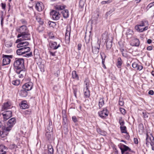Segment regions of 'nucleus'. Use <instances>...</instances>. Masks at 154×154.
<instances>
[{
  "label": "nucleus",
  "instance_id": "f257e3e1",
  "mask_svg": "<svg viewBox=\"0 0 154 154\" xmlns=\"http://www.w3.org/2000/svg\"><path fill=\"white\" fill-rule=\"evenodd\" d=\"M17 31L19 33L17 36V38L22 37L25 40L30 39V34L26 26L23 25L20 27Z\"/></svg>",
  "mask_w": 154,
  "mask_h": 154
},
{
  "label": "nucleus",
  "instance_id": "f03ea898",
  "mask_svg": "<svg viewBox=\"0 0 154 154\" xmlns=\"http://www.w3.org/2000/svg\"><path fill=\"white\" fill-rule=\"evenodd\" d=\"M24 60L22 58H16L14 61V66L17 70L24 69Z\"/></svg>",
  "mask_w": 154,
  "mask_h": 154
},
{
  "label": "nucleus",
  "instance_id": "7ed1b4c3",
  "mask_svg": "<svg viewBox=\"0 0 154 154\" xmlns=\"http://www.w3.org/2000/svg\"><path fill=\"white\" fill-rule=\"evenodd\" d=\"M89 85V81L86 79L84 82V95L87 97H89L90 96V91L88 89Z\"/></svg>",
  "mask_w": 154,
  "mask_h": 154
},
{
  "label": "nucleus",
  "instance_id": "20e7f679",
  "mask_svg": "<svg viewBox=\"0 0 154 154\" xmlns=\"http://www.w3.org/2000/svg\"><path fill=\"white\" fill-rule=\"evenodd\" d=\"M16 122V120L14 118H13L9 119L7 123L8 127L6 128V130L9 131L11 128L13 126Z\"/></svg>",
  "mask_w": 154,
  "mask_h": 154
},
{
  "label": "nucleus",
  "instance_id": "39448f33",
  "mask_svg": "<svg viewBox=\"0 0 154 154\" xmlns=\"http://www.w3.org/2000/svg\"><path fill=\"white\" fill-rule=\"evenodd\" d=\"M12 56L2 55L3 65L4 66L9 64L11 61L10 58H12Z\"/></svg>",
  "mask_w": 154,
  "mask_h": 154
},
{
  "label": "nucleus",
  "instance_id": "423d86ee",
  "mask_svg": "<svg viewBox=\"0 0 154 154\" xmlns=\"http://www.w3.org/2000/svg\"><path fill=\"white\" fill-rule=\"evenodd\" d=\"M50 15L52 16L53 19L56 20H59L60 16V14L59 12L54 10L51 12Z\"/></svg>",
  "mask_w": 154,
  "mask_h": 154
},
{
  "label": "nucleus",
  "instance_id": "0eeeda50",
  "mask_svg": "<svg viewBox=\"0 0 154 154\" xmlns=\"http://www.w3.org/2000/svg\"><path fill=\"white\" fill-rule=\"evenodd\" d=\"M100 47V42L98 41L93 46H92V52L94 54H97L99 51Z\"/></svg>",
  "mask_w": 154,
  "mask_h": 154
},
{
  "label": "nucleus",
  "instance_id": "6e6552de",
  "mask_svg": "<svg viewBox=\"0 0 154 154\" xmlns=\"http://www.w3.org/2000/svg\"><path fill=\"white\" fill-rule=\"evenodd\" d=\"M153 143H154V138L152 135L149 136L148 134H146V143L147 146H148L150 145H152Z\"/></svg>",
  "mask_w": 154,
  "mask_h": 154
},
{
  "label": "nucleus",
  "instance_id": "1a4fd4ad",
  "mask_svg": "<svg viewBox=\"0 0 154 154\" xmlns=\"http://www.w3.org/2000/svg\"><path fill=\"white\" fill-rule=\"evenodd\" d=\"M12 112L11 111H7L4 112L1 115L3 116L4 121H6L12 116Z\"/></svg>",
  "mask_w": 154,
  "mask_h": 154
},
{
  "label": "nucleus",
  "instance_id": "9d476101",
  "mask_svg": "<svg viewBox=\"0 0 154 154\" xmlns=\"http://www.w3.org/2000/svg\"><path fill=\"white\" fill-rule=\"evenodd\" d=\"M33 83L32 82H29L24 84L22 86L23 89L27 91L30 90L32 88Z\"/></svg>",
  "mask_w": 154,
  "mask_h": 154
},
{
  "label": "nucleus",
  "instance_id": "9b49d317",
  "mask_svg": "<svg viewBox=\"0 0 154 154\" xmlns=\"http://www.w3.org/2000/svg\"><path fill=\"white\" fill-rule=\"evenodd\" d=\"M109 112L106 108L104 109L103 110L98 112L99 116L103 118H105L108 116Z\"/></svg>",
  "mask_w": 154,
  "mask_h": 154
},
{
  "label": "nucleus",
  "instance_id": "f8f14e48",
  "mask_svg": "<svg viewBox=\"0 0 154 154\" xmlns=\"http://www.w3.org/2000/svg\"><path fill=\"white\" fill-rule=\"evenodd\" d=\"M49 45L50 47L53 50H56L60 47V44H57V42H51Z\"/></svg>",
  "mask_w": 154,
  "mask_h": 154
},
{
  "label": "nucleus",
  "instance_id": "ddd939ff",
  "mask_svg": "<svg viewBox=\"0 0 154 154\" xmlns=\"http://www.w3.org/2000/svg\"><path fill=\"white\" fill-rule=\"evenodd\" d=\"M106 49L109 50L111 48L112 45V39L107 38L106 40Z\"/></svg>",
  "mask_w": 154,
  "mask_h": 154
},
{
  "label": "nucleus",
  "instance_id": "4468645a",
  "mask_svg": "<svg viewBox=\"0 0 154 154\" xmlns=\"http://www.w3.org/2000/svg\"><path fill=\"white\" fill-rule=\"evenodd\" d=\"M17 73L18 74V77L20 78H23L26 74L24 69H18L16 70Z\"/></svg>",
  "mask_w": 154,
  "mask_h": 154
},
{
  "label": "nucleus",
  "instance_id": "2eb2a0df",
  "mask_svg": "<svg viewBox=\"0 0 154 154\" xmlns=\"http://www.w3.org/2000/svg\"><path fill=\"white\" fill-rule=\"evenodd\" d=\"M70 33V32L68 30V29H67L65 38V42L67 44L69 43V42Z\"/></svg>",
  "mask_w": 154,
  "mask_h": 154
},
{
  "label": "nucleus",
  "instance_id": "dca6fc26",
  "mask_svg": "<svg viewBox=\"0 0 154 154\" xmlns=\"http://www.w3.org/2000/svg\"><path fill=\"white\" fill-rule=\"evenodd\" d=\"M35 7L36 9L39 11H42L44 8L43 4L42 2L36 3Z\"/></svg>",
  "mask_w": 154,
  "mask_h": 154
},
{
  "label": "nucleus",
  "instance_id": "f3484780",
  "mask_svg": "<svg viewBox=\"0 0 154 154\" xmlns=\"http://www.w3.org/2000/svg\"><path fill=\"white\" fill-rule=\"evenodd\" d=\"M48 130V131H47L45 135L47 139L49 140L51 139L52 137V129L51 128H50V129L47 128V131Z\"/></svg>",
  "mask_w": 154,
  "mask_h": 154
},
{
  "label": "nucleus",
  "instance_id": "a211bd4d",
  "mask_svg": "<svg viewBox=\"0 0 154 154\" xmlns=\"http://www.w3.org/2000/svg\"><path fill=\"white\" fill-rule=\"evenodd\" d=\"M140 26H139V25H137L135 26V29L137 31L140 32H142L143 31L147 30L148 29V26H146L144 28H141L140 27Z\"/></svg>",
  "mask_w": 154,
  "mask_h": 154
},
{
  "label": "nucleus",
  "instance_id": "6ab92c4d",
  "mask_svg": "<svg viewBox=\"0 0 154 154\" xmlns=\"http://www.w3.org/2000/svg\"><path fill=\"white\" fill-rule=\"evenodd\" d=\"M139 44V40L137 38L134 39L132 40L131 43V45L132 46H138Z\"/></svg>",
  "mask_w": 154,
  "mask_h": 154
},
{
  "label": "nucleus",
  "instance_id": "aec40b11",
  "mask_svg": "<svg viewBox=\"0 0 154 154\" xmlns=\"http://www.w3.org/2000/svg\"><path fill=\"white\" fill-rule=\"evenodd\" d=\"M120 149L121 150L122 154H123L124 152L127 151H130L131 149L128 146L125 145H123L122 147H120Z\"/></svg>",
  "mask_w": 154,
  "mask_h": 154
},
{
  "label": "nucleus",
  "instance_id": "412c9836",
  "mask_svg": "<svg viewBox=\"0 0 154 154\" xmlns=\"http://www.w3.org/2000/svg\"><path fill=\"white\" fill-rule=\"evenodd\" d=\"M20 95L23 97H25L27 95V91L23 89L19 92Z\"/></svg>",
  "mask_w": 154,
  "mask_h": 154
},
{
  "label": "nucleus",
  "instance_id": "4be33fe9",
  "mask_svg": "<svg viewBox=\"0 0 154 154\" xmlns=\"http://www.w3.org/2000/svg\"><path fill=\"white\" fill-rule=\"evenodd\" d=\"M7 149L6 147L3 145L0 144V151L1 152V153H0V154H5Z\"/></svg>",
  "mask_w": 154,
  "mask_h": 154
},
{
  "label": "nucleus",
  "instance_id": "5701e85b",
  "mask_svg": "<svg viewBox=\"0 0 154 154\" xmlns=\"http://www.w3.org/2000/svg\"><path fill=\"white\" fill-rule=\"evenodd\" d=\"M61 12L64 18H66L69 17V13L67 10L64 9Z\"/></svg>",
  "mask_w": 154,
  "mask_h": 154
},
{
  "label": "nucleus",
  "instance_id": "b1692460",
  "mask_svg": "<svg viewBox=\"0 0 154 154\" xmlns=\"http://www.w3.org/2000/svg\"><path fill=\"white\" fill-rule=\"evenodd\" d=\"M11 106V104L10 103L8 102L5 103L4 104L2 109L3 110H4L9 109L10 108Z\"/></svg>",
  "mask_w": 154,
  "mask_h": 154
},
{
  "label": "nucleus",
  "instance_id": "393cba45",
  "mask_svg": "<svg viewBox=\"0 0 154 154\" xmlns=\"http://www.w3.org/2000/svg\"><path fill=\"white\" fill-rule=\"evenodd\" d=\"M6 131H8L6 130V128L2 131H0V135L2 137H4L6 136L8 133Z\"/></svg>",
  "mask_w": 154,
  "mask_h": 154
},
{
  "label": "nucleus",
  "instance_id": "a878e982",
  "mask_svg": "<svg viewBox=\"0 0 154 154\" xmlns=\"http://www.w3.org/2000/svg\"><path fill=\"white\" fill-rule=\"evenodd\" d=\"M25 101H23L22 102L20 105V108L22 109H26L28 108V105L26 103H25Z\"/></svg>",
  "mask_w": 154,
  "mask_h": 154
},
{
  "label": "nucleus",
  "instance_id": "bb28decb",
  "mask_svg": "<svg viewBox=\"0 0 154 154\" xmlns=\"http://www.w3.org/2000/svg\"><path fill=\"white\" fill-rule=\"evenodd\" d=\"M48 153L49 154H53L54 150L52 148V146L51 145H48Z\"/></svg>",
  "mask_w": 154,
  "mask_h": 154
},
{
  "label": "nucleus",
  "instance_id": "cd10ccee",
  "mask_svg": "<svg viewBox=\"0 0 154 154\" xmlns=\"http://www.w3.org/2000/svg\"><path fill=\"white\" fill-rule=\"evenodd\" d=\"M122 63V61L121 58L119 57L117 59L116 66L119 68H120Z\"/></svg>",
  "mask_w": 154,
  "mask_h": 154
},
{
  "label": "nucleus",
  "instance_id": "c85d7f7f",
  "mask_svg": "<svg viewBox=\"0 0 154 154\" xmlns=\"http://www.w3.org/2000/svg\"><path fill=\"white\" fill-rule=\"evenodd\" d=\"M22 49L23 50V52L24 54L26 53L29 51L30 50V48L29 47H23L22 48Z\"/></svg>",
  "mask_w": 154,
  "mask_h": 154
},
{
  "label": "nucleus",
  "instance_id": "c756f323",
  "mask_svg": "<svg viewBox=\"0 0 154 154\" xmlns=\"http://www.w3.org/2000/svg\"><path fill=\"white\" fill-rule=\"evenodd\" d=\"M104 101L103 98H100L99 101V108L102 107V106L104 105Z\"/></svg>",
  "mask_w": 154,
  "mask_h": 154
},
{
  "label": "nucleus",
  "instance_id": "7c9ffc66",
  "mask_svg": "<svg viewBox=\"0 0 154 154\" xmlns=\"http://www.w3.org/2000/svg\"><path fill=\"white\" fill-rule=\"evenodd\" d=\"M23 50L22 48H20L17 49L16 51V53L17 55H22L24 54L23 52Z\"/></svg>",
  "mask_w": 154,
  "mask_h": 154
},
{
  "label": "nucleus",
  "instance_id": "2f4dec72",
  "mask_svg": "<svg viewBox=\"0 0 154 154\" xmlns=\"http://www.w3.org/2000/svg\"><path fill=\"white\" fill-rule=\"evenodd\" d=\"M66 6L64 5H57L56 6L57 9L59 11H62L65 9Z\"/></svg>",
  "mask_w": 154,
  "mask_h": 154
},
{
  "label": "nucleus",
  "instance_id": "473e14b6",
  "mask_svg": "<svg viewBox=\"0 0 154 154\" xmlns=\"http://www.w3.org/2000/svg\"><path fill=\"white\" fill-rule=\"evenodd\" d=\"M120 128L122 133L128 134V132L126 131V127L125 126H121Z\"/></svg>",
  "mask_w": 154,
  "mask_h": 154
},
{
  "label": "nucleus",
  "instance_id": "72a5a7b5",
  "mask_svg": "<svg viewBox=\"0 0 154 154\" xmlns=\"http://www.w3.org/2000/svg\"><path fill=\"white\" fill-rule=\"evenodd\" d=\"M72 77L73 79H78V76L76 72L75 71H73L72 73Z\"/></svg>",
  "mask_w": 154,
  "mask_h": 154
},
{
  "label": "nucleus",
  "instance_id": "f704fd0d",
  "mask_svg": "<svg viewBox=\"0 0 154 154\" xmlns=\"http://www.w3.org/2000/svg\"><path fill=\"white\" fill-rule=\"evenodd\" d=\"M12 84L15 85H18L20 83V81L19 80H16L12 81Z\"/></svg>",
  "mask_w": 154,
  "mask_h": 154
},
{
  "label": "nucleus",
  "instance_id": "c9c22d12",
  "mask_svg": "<svg viewBox=\"0 0 154 154\" xmlns=\"http://www.w3.org/2000/svg\"><path fill=\"white\" fill-rule=\"evenodd\" d=\"M133 33V31L131 29H128L127 30V31L126 32V35H127V36H128V35H130L129 36H131V35Z\"/></svg>",
  "mask_w": 154,
  "mask_h": 154
},
{
  "label": "nucleus",
  "instance_id": "e433bc0d",
  "mask_svg": "<svg viewBox=\"0 0 154 154\" xmlns=\"http://www.w3.org/2000/svg\"><path fill=\"white\" fill-rule=\"evenodd\" d=\"M36 19L37 21L40 24L42 25L43 23V22L41 20L40 18L38 16H36Z\"/></svg>",
  "mask_w": 154,
  "mask_h": 154
},
{
  "label": "nucleus",
  "instance_id": "4c0bfd02",
  "mask_svg": "<svg viewBox=\"0 0 154 154\" xmlns=\"http://www.w3.org/2000/svg\"><path fill=\"white\" fill-rule=\"evenodd\" d=\"M146 23L148 25V22L147 21H142L141 22L140 24H139V26H145V23Z\"/></svg>",
  "mask_w": 154,
  "mask_h": 154
},
{
  "label": "nucleus",
  "instance_id": "58836bf2",
  "mask_svg": "<svg viewBox=\"0 0 154 154\" xmlns=\"http://www.w3.org/2000/svg\"><path fill=\"white\" fill-rule=\"evenodd\" d=\"M115 10V8H112L109 11H108L106 13L107 15H109L113 12Z\"/></svg>",
  "mask_w": 154,
  "mask_h": 154
},
{
  "label": "nucleus",
  "instance_id": "ea45409f",
  "mask_svg": "<svg viewBox=\"0 0 154 154\" xmlns=\"http://www.w3.org/2000/svg\"><path fill=\"white\" fill-rule=\"evenodd\" d=\"M73 89L74 95L75 97H76V93L78 91L77 88L75 86H74L73 87Z\"/></svg>",
  "mask_w": 154,
  "mask_h": 154
},
{
  "label": "nucleus",
  "instance_id": "a19ab883",
  "mask_svg": "<svg viewBox=\"0 0 154 154\" xmlns=\"http://www.w3.org/2000/svg\"><path fill=\"white\" fill-rule=\"evenodd\" d=\"M142 113L144 118H148V115H149V113L146 112H143Z\"/></svg>",
  "mask_w": 154,
  "mask_h": 154
},
{
  "label": "nucleus",
  "instance_id": "79ce46f5",
  "mask_svg": "<svg viewBox=\"0 0 154 154\" xmlns=\"http://www.w3.org/2000/svg\"><path fill=\"white\" fill-rule=\"evenodd\" d=\"M112 2V0H108L107 1H103L101 2V3L102 5L105 4H109Z\"/></svg>",
  "mask_w": 154,
  "mask_h": 154
},
{
  "label": "nucleus",
  "instance_id": "37998d69",
  "mask_svg": "<svg viewBox=\"0 0 154 154\" xmlns=\"http://www.w3.org/2000/svg\"><path fill=\"white\" fill-rule=\"evenodd\" d=\"M120 111L121 112V113L122 114L124 115L125 114V112H126V111H125V109H124L123 108H120Z\"/></svg>",
  "mask_w": 154,
  "mask_h": 154
},
{
  "label": "nucleus",
  "instance_id": "c03bdc74",
  "mask_svg": "<svg viewBox=\"0 0 154 154\" xmlns=\"http://www.w3.org/2000/svg\"><path fill=\"white\" fill-rule=\"evenodd\" d=\"M139 128L142 132H143V125L142 124H140L139 125Z\"/></svg>",
  "mask_w": 154,
  "mask_h": 154
},
{
  "label": "nucleus",
  "instance_id": "a18cd8bd",
  "mask_svg": "<svg viewBox=\"0 0 154 154\" xmlns=\"http://www.w3.org/2000/svg\"><path fill=\"white\" fill-rule=\"evenodd\" d=\"M23 47H26V46L29 45V43L27 42H22Z\"/></svg>",
  "mask_w": 154,
  "mask_h": 154
},
{
  "label": "nucleus",
  "instance_id": "49530a36",
  "mask_svg": "<svg viewBox=\"0 0 154 154\" xmlns=\"http://www.w3.org/2000/svg\"><path fill=\"white\" fill-rule=\"evenodd\" d=\"M119 122L121 126H124L125 122L122 119H120L119 121Z\"/></svg>",
  "mask_w": 154,
  "mask_h": 154
},
{
  "label": "nucleus",
  "instance_id": "de8ad7c7",
  "mask_svg": "<svg viewBox=\"0 0 154 154\" xmlns=\"http://www.w3.org/2000/svg\"><path fill=\"white\" fill-rule=\"evenodd\" d=\"M143 67L142 65H139L138 64V66L135 69H136L137 70H141L143 69Z\"/></svg>",
  "mask_w": 154,
  "mask_h": 154
},
{
  "label": "nucleus",
  "instance_id": "09e8293b",
  "mask_svg": "<svg viewBox=\"0 0 154 154\" xmlns=\"http://www.w3.org/2000/svg\"><path fill=\"white\" fill-rule=\"evenodd\" d=\"M63 123H64L65 124H66V122L67 120V118L66 117V116L65 114H64V115L63 116Z\"/></svg>",
  "mask_w": 154,
  "mask_h": 154
},
{
  "label": "nucleus",
  "instance_id": "8fccbe9b",
  "mask_svg": "<svg viewBox=\"0 0 154 154\" xmlns=\"http://www.w3.org/2000/svg\"><path fill=\"white\" fill-rule=\"evenodd\" d=\"M24 56L26 57H29L32 56V53L31 52L29 53L26 54V55Z\"/></svg>",
  "mask_w": 154,
  "mask_h": 154
},
{
  "label": "nucleus",
  "instance_id": "3c124183",
  "mask_svg": "<svg viewBox=\"0 0 154 154\" xmlns=\"http://www.w3.org/2000/svg\"><path fill=\"white\" fill-rule=\"evenodd\" d=\"M20 38L17 39L16 41V43H17L20 42H21L23 40H25V39H24L22 37H20Z\"/></svg>",
  "mask_w": 154,
  "mask_h": 154
},
{
  "label": "nucleus",
  "instance_id": "603ef678",
  "mask_svg": "<svg viewBox=\"0 0 154 154\" xmlns=\"http://www.w3.org/2000/svg\"><path fill=\"white\" fill-rule=\"evenodd\" d=\"M17 48H22L23 47V45H22V42L18 43L17 45Z\"/></svg>",
  "mask_w": 154,
  "mask_h": 154
},
{
  "label": "nucleus",
  "instance_id": "864d4df0",
  "mask_svg": "<svg viewBox=\"0 0 154 154\" xmlns=\"http://www.w3.org/2000/svg\"><path fill=\"white\" fill-rule=\"evenodd\" d=\"M100 55L102 59V60L103 59H105L106 58V56L103 53H100Z\"/></svg>",
  "mask_w": 154,
  "mask_h": 154
},
{
  "label": "nucleus",
  "instance_id": "5fc2aeb1",
  "mask_svg": "<svg viewBox=\"0 0 154 154\" xmlns=\"http://www.w3.org/2000/svg\"><path fill=\"white\" fill-rule=\"evenodd\" d=\"M124 102L122 101V100L120 99L119 101V104L121 106H122L124 104Z\"/></svg>",
  "mask_w": 154,
  "mask_h": 154
},
{
  "label": "nucleus",
  "instance_id": "6e6d98bb",
  "mask_svg": "<svg viewBox=\"0 0 154 154\" xmlns=\"http://www.w3.org/2000/svg\"><path fill=\"white\" fill-rule=\"evenodd\" d=\"M24 113L25 114H30L31 113V111L28 110H27L24 111Z\"/></svg>",
  "mask_w": 154,
  "mask_h": 154
},
{
  "label": "nucleus",
  "instance_id": "4d7b16f0",
  "mask_svg": "<svg viewBox=\"0 0 154 154\" xmlns=\"http://www.w3.org/2000/svg\"><path fill=\"white\" fill-rule=\"evenodd\" d=\"M138 64L136 63H133L132 64V66L134 68H136L138 66Z\"/></svg>",
  "mask_w": 154,
  "mask_h": 154
},
{
  "label": "nucleus",
  "instance_id": "13d9d810",
  "mask_svg": "<svg viewBox=\"0 0 154 154\" xmlns=\"http://www.w3.org/2000/svg\"><path fill=\"white\" fill-rule=\"evenodd\" d=\"M2 8L4 10H5L6 7V4L5 3H2L1 4Z\"/></svg>",
  "mask_w": 154,
  "mask_h": 154
},
{
  "label": "nucleus",
  "instance_id": "bf43d9fd",
  "mask_svg": "<svg viewBox=\"0 0 154 154\" xmlns=\"http://www.w3.org/2000/svg\"><path fill=\"white\" fill-rule=\"evenodd\" d=\"M73 121L75 122L77 121V119L75 116H73L72 118Z\"/></svg>",
  "mask_w": 154,
  "mask_h": 154
},
{
  "label": "nucleus",
  "instance_id": "052dcab7",
  "mask_svg": "<svg viewBox=\"0 0 154 154\" xmlns=\"http://www.w3.org/2000/svg\"><path fill=\"white\" fill-rule=\"evenodd\" d=\"M49 52L51 55L53 56H56L55 52H52L50 51H49Z\"/></svg>",
  "mask_w": 154,
  "mask_h": 154
},
{
  "label": "nucleus",
  "instance_id": "680f3d73",
  "mask_svg": "<svg viewBox=\"0 0 154 154\" xmlns=\"http://www.w3.org/2000/svg\"><path fill=\"white\" fill-rule=\"evenodd\" d=\"M134 143H135V144H138V139L137 138H134Z\"/></svg>",
  "mask_w": 154,
  "mask_h": 154
},
{
  "label": "nucleus",
  "instance_id": "e2e57ef3",
  "mask_svg": "<svg viewBox=\"0 0 154 154\" xmlns=\"http://www.w3.org/2000/svg\"><path fill=\"white\" fill-rule=\"evenodd\" d=\"M148 94H149L153 95L154 94V91L152 90H150L148 92Z\"/></svg>",
  "mask_w": 154,
  "mask_h": 154
},
{
  "label": "nucleus",
  "instance_id": "0e129e2a",
  "mask_svg": "<svg viewBox=\"0 0 154 154\" xmlns=\"http://www.w3.org/2000/svg\"><path fill=\"white\" fill-rule=\"evenodd\" d=\"M78 49L79 50H80L81 49L82 47V45L81 44H79L78 45Z\"/></svg>",
  "mask_w": 154,
  "mask_h": 154
},
{
  "label": "nucleus",
  "instance_id": "69168bd1",
  "mask_svg": "<svg viewBox=\"0 0 154 154\" xmlns=\"http://www.w3.org/2000/svg\"><path fill=\"white\" fill-rule=\"evenodd\" d=\"M21 21L22 23L24 25H26L27 24V22L25 20H21Z\"/></svg>",
  "mask_w": 154,
  "mask_h": 154
},
{
  "label": "nucleus",
  "instance_id": "338daca9",
  "mask_svg": "<svg viewBox=\"0 0 154 154\" xmlns=\"http://www.w3.org/2000/svg\"><path fill=\"white\" fill-rule=\"evenodd\" d=\"M154 5V2L151 3H150V4H149L148 6L149 7V8L153 6Z\"/></svg>",
  "mask_w": 154,
  "mask_h": 154
},
{
  "label": "nucleus",
  "instance_id": "774afa93",
  "mask_svg": "<svg viewBox=\"0 0 154 154\" xmlns=\"http://www.w3.org/2000/svg\"><path fill=\"white\" fill-rule=\"evenodd\" d=\"M152 47L151 46H149L147 48V49L148 50L150 51L152 49Z\"/></svg>",
  "mask_w": 154,
  "mask_h": 154
}]
</instances>
